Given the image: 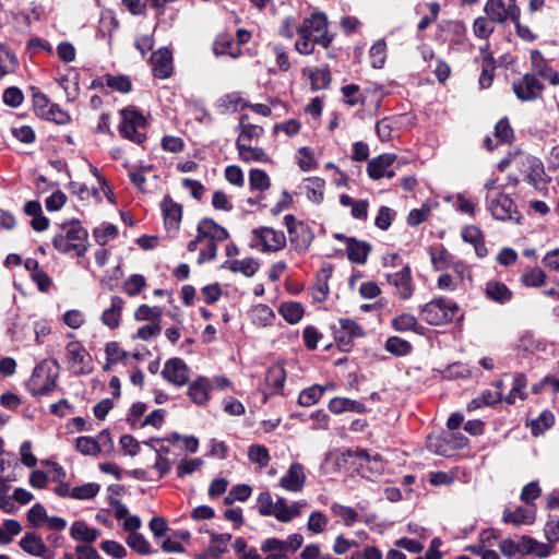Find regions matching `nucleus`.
Wrapping results in <instances>:
<instances>
[{"label": "nucleus", "instance_id": "1", "mask_svg": "<svg viewBox=\"0 0 559 559\" xmlns=\"http://www.w3.org/2000/svg\"><path fill=\"white\" fill-rule=\"evenodd\" d=\"M264 128L253 123L249 115L242 114L236 127V150L238 158L246 163L269 164L271 157L267 152L259 146L260 140L264 136Z\"/></svg>", "mask_w": 559, "mask_h": 559}, {"label": "nucleus", "instance_id": "2", "mask_svg": "<svg viewBox=\"0 0 559 559\" xmlns=\"http://www.w3.org/2000/svg\"><path fill=\"white\" fill-rule=\"evenodd\" d=\"M295 50L309 56L314 52L316 45L329 48L334 35L329 31L328 16L322 12H313L297 26Z\"/></svg>", "mask_w": 559, "mask_h": 559}, {"label": "nucleus", "instance_id": "3", "mask_svg": "<svg viewBox=\"0 0 559 559\" xmlns=\"http://www.w3.org/2000/svg\"><path fill=\"white\" fill-rule=\"evenodd\" d=\"M308 508L309 503L307 500L289 501L285 497L280 496L274 499L269 491L260 492L257 498L258 513L262 516H272L283 524L300 519Z\"/></svg>", "mask_w": 559, "mask_h": 559}, {"label": "nucleus", "instance_id": "4", "mask_svg": "<svg viewBox=\"0 0 559 559\" xmlns=\"http://www.w3.org/2000/svg\"><path fill=\"white\" fill-rule=\"evenodd\" d=\"M52 246L61 254L82 257L88 249V233L78 219L63 222L52 238Z\"/></svg>", "mask_w": 559, "mask_h": 559}, {"label": "nucleus", "instance_id": "5", "mask_svg": "<svg viewBox=\"0 0 559 559\" xmlns=\"http://www.w3.org/2000/svg\"><path fill=\"white\" fill-rule=\"evenodd\" d=\"M386 283L393 296L401 300H408L415 293V284L412 276V270L408 263L397 254L393 253L386 259Z\"/></svg>", "mask_w": 559, "mask_h": 559}, {"label": "nucleus", "instance_id": "6", "mask_svg": "<svg viewBox=\"0 0 559 559\" xmlns=\"http://www.w3.org/2000/svg\"><path fill=\"white\" fill-rule=\"evenodd\" d=\"M459 305L444 297H437L426 302L419 310L420 319L429 325L450 324L459 314Z\"/></svg>", "mask_w": 559, "mask_h": 559}, {"label": "nucleus", "instance_id": "7", "mask_svg": "<svg viewBox=\"0 0 559 559\" xmlns=\"http://www.w3.org/2000/svg\"><path fill=\"white\" fill-rule=\"evenodd\" d=\"M120 134L138 144L145 140L146 119L134 107H128L120 111Z\"/></svg>", "mask_w": 559, "mask_h": 559}, {"label": "nucleus", "instance_id": "8", "mask_svg": "<svg viewBox=\"0 0 559 559\" xmlns=\"http://www.w3.org/2000/svg\"><path fill=\"white\" fill-rule=\"evenodd\" d=\"M66 362L68 368L76 376L88 374L93 370V360L85 346L79 341H71L66 345Z\"/></svg>", "mask_w": 559, "mask_h": 559}, {"label": "nucleus", "instance_id": "9", "mask_svg": "<svg viewBox=\"0 0 559 559\" xmlns=\"http://www.w3.org/2000/svg\"><path fill=\"white\" fill-rule=\"evenodd\" d=\"M286 236L282 230L261 227L252 230V247L263 252H276L285 248Z\"/></svg>", "mask_w": 559, "mask_h": 559}, {"label": "nucleus", "instance_id": "10", "mask_svg": "<svg viewBox=\"0 0 559 559\" xmlns=\"http://www.w3.org/2000/svg\"><path fill=\"white\" fill-rule=\"evenodd\" d=\"M485 16L497 24H503L508 20L516 22L521 15V9L515 0H487L484 7Z\"/></svg>", "mask_w": 559, "mask_h": 559}, {"label": "nucleus", "instance_id": "11", "mask_svg": "<svg viewBox=\"0 0 559 559\" xmlns=\"http://www.w3.org/2000/svg\"><path fill=\"white\" fill-rule=\"evenodd\" d=\"M28 390L33 395H45L56 386V377L51 374L47 364H38L28 380Z\"/></svg>", "mask_w": 559, "mask_h": 559}, {"label": "nucleus", "instance_id": "12", "mask_svg": "<svg viewBox=\"0 0 559 559\" xmlns=\"http://www.w3.org/2000/svg\"><path fill=\"white\" fill-rule=\"evenodd\" d=\"M307 484L306 467L300 463H292L278 480V486L293 493L301 492Z\"/></svg>", "mask_w": 559, "mask_h": 559}, {"label": "nucleus", "instance_id": "13", "mask_svg": "<svg viewBox=\"0 0 559 559\" xmlns=\"http://www.w3.org/2000/svg\"><path fill=\"white\" fill-rule=\"evenodd\" d=\"M160 211L166 231L170 235H176L180 229L182 221V205L176 202L170 195H165L160 202Z\"/></svg>", "mask_w": 559, "mask_h": 559}, {"label": "nucleus", "instance_id": "14", "mask_svg": "<svg viewBox=\"0 0 559 559\" xmlns=\"http://www.w3.org/2000/svg\"><path fill=\"white\" fill-rule=\"evenodd\" d=\"M489 211L496 219H512L518 214L513 200L502 192L487 194Z\"/></svg>", "mask_w": 559, "mask_h": 559}, {"label": "nucleus", "instance_id": "15", "mask_svg": "<svg viewBox=\"0 0 559 559\" xmlns=\"http://www.w3.org/2000/svg\"><path fill=\"white\" fill-rule=\"evenodd\" d=\"M163 378L176 385L182 386L189 381V368L187 364L180 358H171L167 360L162 370Z\"/></svg>", "mask_w": 559, "mask_h": 559}, {"label": "nucleus", "instance_id": "16", "mask_svg": "<svg viewBox=\"0 0 559 559\" xmlns=\"http://www.w3.org/2000/svg\"><path fill=\"white\" fill-rule=\"evenodd\" d=\"M513 91L519 99L527 102L540 96L543 85L534 75L525 74L513 83Z\"/></svg>", "mask_w": 559, "mask_h": 559}, {"label": "nucleus", "instance_id": "17", "mask_svg": "<svg viewBox=\"0 0 559 559\" xmlns=\"http://www.w3.org/2000/svg\"><path fill=\"white\" fill-rule=\"evenodd\" d=\"M197 236L199 240L207 239L217 245L228 238V231L211 218H203L197 227Z\"/></svg>", "mask_w": 559, "mask_h": 559}, {"label": "nucleus", "instance_id": "18", "mask_svg": "<svg viewBox=\"0 0 559 559\" xmlns=\"http://www.w3.org/2000/svg\"><path fill=\"white\" fill-rule=\"evenodd\" d=\"M124 305L126 302L120 296H112L110 305L102 312V323L109 330L118 329L121 323Z\"/></svg>", "mask_w": 559, "mask_h": 559}, {"label": "nucleus", "instance_id": "19", "mask_svg": "<svg viewBox=\"0 0 559 559\" xmlns=\"http://www.w3.org/2000/svg\"><path fill=\"white\" fill-rule=\"evenodd\" d=\"M154 76L167 79L173 74V55L170 50L160 48L153 52L151 57Z\"/></svg>", "mask_w": 559, "mask_h": 559}, {"label": "nucleus", "instance_id": "20", "mask_svg": "<svg viewBox=\"0 0 559 559\" xmlns=\"http://www.w3.org/2000/svg\"><path fill=\"white\" fill-rule=\"evenodd\" d=\"M213 382L205 377H199L193 380L188 388V396L198 405H205L211 399Z\"/></svg>", "mask_w": 559, "mask_h": 559}, {"label": "nucleus", "instance_id": "21", "mask_svg": "<svg viewBox=\"0 0 559 559\" xmlns=\"http://www.w3.org/2000/svg\"><path fill=\"white\" fill-rule=\"evenodd\" d=\"M110 508L114 510V515L118 521H123V531H139L142 526V521L138 515H131L128 507L118 499L109 501Z\"/></svg>", "mask_w": 559, "mask_h": 559}, {"label": "nucleus", "instance_id": "22", "mask_svg": "<svg viewBox=\"0 0 559 559\" xmlns=\"http://www.w3.org/2000/svg\"><path fill=\"white\" fill-rule=\"evenodd\" d=\"M20 547L32 556L52 559L41 537L35 533H26L20 540Z\"/></svg>", "mask_w": 559, "mask_h": 559}, {"label": "nucleus", "instance_id": "23", "mask_svg": "<svg viewBox=\"0 0 559 559\" xmlns=\"http://www.w3.org/2000/svg\"><path fill=\"white\" fill-rule=\"evenodd\" d=\"M503 522L511 523L515 526L531 525L536 519L534 507L524 508L518 507L514 510L507 509L502 515Z\"/></svg>", "mask_w": 559, "mask_h": 559}, {"label": "nucleus", "instance_id": "24", "mask_svg": "<svg viewBox=\"0 0 559 559\" xmlns=\"http://www.w3.org/2000/svg\"><path fill=\"white\" fill-rule=\"evenodd\" d=\"M187 249L190 252L199 251V264L212 261L217 254V245L207 239L199 240V236L188 242Z\"/></svg>", "mask_w": 559, "mask_h": 559}, {"label": "nucleus", "instance_id": "25", "mask_svg": "<svg viewBox=\"0 0 559 559\" xmlns=\"http://www.w3.org/2000/svg\"><path fill=\"white\" fill-rule=\"evenodd\" d=\"M260 549L265 555L264 559H289L286 544L277 537L264 539Z\"/></svg>", "mask_w": 559, "mask_h": 559}, {"label": "nucleus", "instance_id": "26", "mask_svg": "<svg viewBox=\"0 0 559 559\" xmlns=\"http://www.w3.org/2000/svg\"><path fill=\"white\" fill-rule=\"evenodd\" d=\"M485 296L498 304H507L512 297V290L502 282L489 281L485 286Z\"/></svg>", "mask_w": 559, "mask_h": 559}, {"label": "nucleus", "instance_id": "27", "mask_svg": "<svg viewBox=\"0 0 559 559\" xmlns=\"http://www.w3.org/2000/svg\"><path fill=\"white\" fill-rule=\"evenodd\" d=\"M213 51L216 56H229L234 59L241 56V47L229 35H219L213 44Z\"/></svg>", "mask_w": 559, "mask_h": 559}, {"label": "nucleus", "instance_id": "28", "mask_svg": "<svg viewBox=\"0 0 559 559\" xmlns=\"http://www.w3.org/2000/svg\"><path fill=\"white\" fill-rule=\"evenodd\" d=\"M462 239L474 246L478 257L487 254L483 231L475 225L465 226L461 231Z\"/></svg>", "mask_w": 559, "mask_h": 559}, {"label": "nucleus", "instance_id": "29", "mask_svg": "<svg viewBox=\"0 0 559 559\" xmlns=\"http://www.w3.org/2000/svg\"><path fill=\"white\" fill-rule=\"evenodd\" d=\"M70 536L74 540L92 544L100 536V532L83 521H75L70 527Z\"/></svg>", "mask_w": 559, "mask_h": 559}, {"label": "nucleus", "instance_id": "30", "mask_svg": "<svg viewBox=\"0 0 559 559\" xmlns=\"http://www.w3.org/2000/svg\"><path fill=\"white\" fill-rule=\"evenodd\" d=\"M531 61L533 69L552 85L559 84V74L546 64V60L538 50L531 51Z\"/></svg>", "mask_w": 559, "mask_h": 559}, {"label": "nucleus", "instance_id": "31", "mask_svg": "<svg viewBox=\"0 0 559 559\" xmlns=\"http://www.w3.org/2000/svg\"><path fill=\"white\" fill-rule=\"evenodd\" d=\"M330 510L346 527H352L359 521V514L353 507L333 502Z\"/></svg>", "mask_w": 559, "mask_h": 559}, {"label": "nucleus", "instance_id": "32", "mask_svg": "<svg viewBox=\"0 0 559 559\" xmlns=\"http://www.w3.org/2000/svg\"><path fill=\"white\" fill-rule=\"evenodd\" d=\"M278 313L289 324H297L305 316V308L297 301H285L278 307Z\"/></svg>", "mask_w": 559, "mask_h": 559}, {"label": "nucleus", "instance_id": "33", "mask_svg": "<svg viewBox=\"0 0 559 559\" xmlns=\"http://www.w3.org/2000/svg\"><path fill=\"white\" fill-rule=\"evenodd\" d=\"M231 540L230 534H210V545L207 547L209 554L212 559H221L222 556L227 552L229 543Z\"/></svg>", "mask_w": 559, "mask_h": 559}, {"label": "nucleus", "instance_id": "34", "mask_svg": "<svg viewBox=\"0 0 559 559\" xmlns=\"http://www.w3.org/2000/svg\"><path fill=\"white\" fill-rule=\"evenodd\" d=\"M346 242V251L348 259L354 263H365L370 251V247L368 246V243L364 241H358L354 238H347Z\"/></svg>", "mask_w": 559, "mask_h": 559}, {"label": "nucleus", "instance_id": "35", "mask_svg": "<svg viewBox=\"0 0 559 559\" xmlns=\"http://www.w3.org/2000/svg\"><path fill=\"white\" fill-rule=\"evenodd\" d=\"M329 524L330 519L324 512L313 510L308 515L306 528L311 535H320L328 530Z\"/></svg>", "mask_w": 559, "mask_h": 559}, {"label": "nucleus", "instance_id": "36", "mask_svg": "<svg viewBox=\"0 0 559 559\" xmlns=\"http://www.w3.org/2000/svg\"><path fill=\"white\" fill-rule=\"evenodd\" d=\"M260 264L253 258L235 259L227 262V269L234 273H241L247 277H252L259 270Z\"/></svg>", "mask_w": 559, "mask_h": 559}, {"label": "nucleus", "instance_id": "37", "mask_svg": "<svg viewBox=\"0 0 559 559\" xmlns=\"http://www.w3.org/2000/svg\"><path fill=\"white\" fill-rule=\"evenodd\" d=\"M532 554L539 558H547L551 554V545L539 543L530 536H522V556Z\"/></svg>", "mask_w": 559, "mask_h": 559}, {"label": "nucleus", "instance_id": "38", "mask_svg": "<svg viewBox=\"0 0 559 559\" xmlns=\"http://www.w3.org/2000/svg\"><path fill=\"white\" fill-rule=\"evenodd\" d=\"M302 74L310 80L311 87L314 91L324 90L331 83V74L328 68L304 69Z\"/></svg>", "mask_w": 559, "mask_h": 559}, {"label": "nucleus", "instance_id": "39", "mask_svg": "<svg viewBox=\"0 0 559 559\" xmlns=\"http://www.w3.org/2000/svg\"><path fill=\"white\" fill-rule=\"evenodd\" d=\"M333 267L330 264L323 265L317 273L316 276V284H314V290L318 294L316 298L318 300H324L326 299L330 287H329V281L332 276Z\"/></svg>", "mask_w": 559, "mask_h": 559}, {"label": "nucleus", "instance_id": "40", "mask_svg": "<svg viewBox=\"0 0 559 559\" xmlns=\"http://www.w3.org/2000/svg\"><path fill=\"white\" fill-rule=\"evenodd\" d=\"M108 437L106 431H103L97 439L91 437H79L75 440V449L83 455H97L100 453L102 448L99 440Z\"/></svg>", "mask_w": 559, "mask_h": 559}, {"label": "nucleus", "instance_id": "41", "mask_svg": "<svg viewBox=\"0 0 559 559\" xmlns=\"http://www.w3.org/2000/svg\"><path fill=\"white\" fill-rule=\"evenodd\" d=\"M105 355H106V361L104 365L105 371H110L112 366L119 362L124 361L128 358V353L124 352L118 342H108L105 345Z\"/></svg>", "mask_w": 559, "mask_h": 559}, {"label": "nucleus", "instance_id": "42", "mask_svg": "<svg viewBox=\"0 0 559 559\" xmlns=\"http://www.w3.org/2000/svg\"><path fill=\"white\" fill-rule=\"evenodd\" d=\"M329 409L334 414H342L344 412L364 413L366 411L364 404L341 396L334 397L330 401Z\"/></svg>", "mask_w": 559, "mask_h": 559}, {"label": "nucleus", "instance_id": "43", "mask_svg": "<svg viewBox=\"0 0 559 559\" xmlns=\"http://www.w3.org/2000/svg\"><path fill=\"white\" fill-rule=\"evenodd\" d=\"M428 253L432 266L438 271L444 270L451 264V254L441 243L429 247Z\"/></svg>", "mask_w": 559, "mask_h": 559}, {"label": "nucleus", "instance_id": "44", "mask_svg": "<svg viewBox=\"0 0 559 559\" xmlns=\"http://www.w3.org/2000/svg\"><path fill=\"white\" fill-rule=\"evenodd\" d=\"M129 535L126 538V544L138 555L145 556L152 552V546L148 540L138 531H127Z\"/></svg>", "mask_w": 559, "mask_h": 559}, {"label": "nucleus", "instance_id": "45", "mask_svg": "<svg viewBox=\"0 0 559 559\" xmlns=\"http://www.w3.org/2000/svg\"><path fill=\"white\" fill-rule=\"evenodd\" d=\"M325 182L318 177L308 178L305 183L307 199L313 203H320L323 200Z\"/></svg>", "mask_w": 559, "mask_h": 559}, {"label": "nucleus", "instance_id": "46", "mask_svg": "<svg viewBox=\"0 0 559 559\" xmlns=\"http://www.w3.org/2000/svg\"><path fill=\"white\" fill-rule=\"evenodd\" d=\"M162 316L163 309L157 306L141 305L134 311V320L138 322L159 323Z\"/></svg>", "mask_w": 559, "mask_h": 559}, {"label": "nucleus", "instance_id": "47", "mask_svg": "<svg viewBox=\"0 0 559 559\" xmlns=\"http://www.w3.org/2000/svg\"><path fill=\"white\" fill-rule=\"evenodd\" d=\"M249 186L252 191L263 193L270 189L271 179L264 170L252 168L249 171Z\"/></svg>", "mask_w": 559, "mask_h": 559}, {"label": "nucleus", "instance_id": "48", "mask_svg": "<svg viewBox=\"0 0 559 559\" xmlns=\"http://www.w3.org/2000/svg\"><path fill=\"white\" fill-rule=\"evenodd\" d=\"M340 203L343 206H350L352 216L356 219H366L368 214V202L365 200H354L347 194H342Z\"/></svg>", "mask_w": 559, "mask_h": 559}, {"label": "nucleus", "instance_id": "49", "mask_svg": "<svg viewBox=\"0 0 559 559\" xmlns=\"http://www.w3.org/2000/svg\"><path fill=\"white\" fill-rule=\"evenodd\" d=\"M248 459L252 464L257 465L259 471L266 467L271 460L269 450L261 444H252L248 448Z\"/></svg>", "mask_w": 559, "mask_h": 559}, {"label": "nucleus", "instance_id": "50", "mask_svg": "<svg viewBox=\"0 0 559 559\" xmlns=\"http://www.w3.org/2000/svg\"><path fill=\"white\" fill-rule=\"evenodd\" d=\"M93 237L99 246L104 247L118 237V227L110 223H103L93 230Z\"/></svg>", "mask_w": 559, "mask_h": 559}, {"label": "nucleus", "instance_id": "51", "mask_svg": "<svg viewBox=\"0 0 559 559\" xmlns=\"http://www.w3.org/2000/svg\"><path fill=\"white\" fill-rule=\"evenodd\" d=\"M251 319L255 324L267 326L275 320V313L267 305L259 304L251 309Z\"/></svg>", "mask_w": 559, "mask_h": 559}, {"label": "nucleus", "instance_id": "52", "mask_svg": "<svg viewBox=\"0 0 559 559\" xmlns=\"http://www.w3.org/2000/svg\"><path fill=\"white\" fill-rule=\"evenodd\" d=\"M286 380V372L283 366L273 365L269 368L266 373V384L272 388L275 392L283 389Z\"/></svg>", "mask_w": 559, "mask_h": 559}, {"label": "nucleus", "instance_id": "53", "mask_svg": "<svg viewBox=\"0 0 559 559\" xmlns=\"http://www.w3.org/2000/svg\"><path fill=\"white\" fill-rule=\"evenodd\" d=\"M523 174L526 176L528 182L534 186L544 181V177L546 176L543 163L540 159L533 156L528 163L527 169H523Z\"/></svg>", "mask_w": 559, "mask_h": 559}, {"label": "nucleus", "instance_id": "54", "mask_svg": "<svg viewBox=\"0 0 559 559\" xmlns=\"http://www.w3.org/2000/svg\"><path fill=\"white\" fill-rule=\"evenodd\" d=\"M521 282L526 287H540L546 283V274L540 267H528L524 270Z\"/></svg>", "mask_w": 559, "mask_h": 559}, {"label": "nucleus", "instance_id": "55", "mask_svg": "<svg viewBox=\"0 0 559 559\" xmlns=\"http://www.w3.org/2000/svg\"><path fill=\"white\" fill-rule=\"evenodd\" d=\"M22 531L21 524L16 520L8 519L0 524V544L8 545L12 542L13 537L19 535Z\"/></svg>", "mask_w": 559, "mask_h": 559}, {"label": "nucleus", "instance_id": "56", "mask_svg": "<svg viewBox=\"0 0 559 559\" xmlns=\"http://www.w3.org/2000/svg\"><path fill=\"white\" fill-rule=\"evenodd\" d=\"M495 24L487 16H478L473 23V33L477 38L488 39L495 31Z\"/></svg>", "mask_w": 559, "mask_h": 559}, {"label": "nucleus", "instance_id": "57", "mask_svg": "<svg viewBox=\"0 0 559 559\" xmlns=\"http://www.w3.org/2000/svg\"><path fill=\"white\" fill-rule=\"evenodd\" d=\"M100 491V485L97 483H86L73 487L72 499L75 500H91L95 498Z\"/></svg>", "mask_w": 559, "mask_h": 559}, {"label": "nucleus", "instance_id": "58", "mask_svg": "<svg viewBox=\"0 0 559 559\" xmlns=\"http://www.w3.org/2000/svg\"><path fill=\"white\" fill-rule=\"evenodd\" d=\"M145 286L146 281L144 276L140 274H133L124 281L122 290L128 296L133 297L139 295Z\"/></svg>", "mask_w": 559, "mask_h": 559}, {"label": "nucleus", "instance_id": "59", "mask_svg": "<svg viewBox=\"0 0 559 559\" xmlns=\"http://www.w3.org/2000/svg\"><path fill=\"white\" fill-rule=\"evenodd\" d=\"M118 28V21L111 12L102 14L99 20L98 33L102 37H107L110 43L112 33Z\"/></svg>", "mask_w": 559, "mask_h": 559}, {"label": "nucleus", "instance_id": "60", "mask_svg": "<svg viewBox=\"0 0 559 559\" xmlns=\"http://www.w3.org/2000/svg\"><path fill=\"white\" fill-rule=\"evenodd\" d=\"M324 389L320 385H312L300 392L298 403L301 406L314 405L323 395Z\"/></svg>", "mask_w": 559, "mask_h": 559}, {"label": "nucleus", "instance_id": "61", "mask_svg": "<svg viewBox=\"0 0 559 559\" xmlns=\"http://www.w3.org/2000/svg\"><path fill=\"white\" fill-rule=\"evenodd\" d=\"M431 214V205L426 202L419 209H413L407 216V224L416 227L428 221Z\"/></svg>", "mask_w": 559, "mask_h": 559}, {"label": "nucleus", "instance_id": "62", "mask_svg": "<svg viewBox=\"0 0 559 559\" xmlns=\"http://www.w3.org/2000/svg\"><path fill=\"white\" fill-rule=\"evenodd\" d=\"M106 86L120 93H128L131 91V82L126 75H110L104 76Z\"/></svg>", "mask_w": 559, "mask_h": 559}, {"label": "nucleus", "instance_id": "63", "mask_svg": "<svg viewBox=\"0 0 559 559\" xmlns=\"http://www.w3.org/2000/svg\"><path fill=\"white\" fill-rule=\"evenodd\" d=\"M221 105L230 111H240L248 106V102L239 93H229L221 99Z\"/></svg>", "mask_w": 559, "mask_h": 559}, {"label": "nucleus", "instance_id": "64", "mask_svg": "<svg viewBox=\"0 0 559 559\" xmlns=\"http://www.w3.org/2000/svg\"><path fill=\"white\" fill-rule=\"evenodd\" d=\"M297 164L304 171L313 170L318 167L313 152L309 147H301L297 153Z\"/></svg>", "mask_w": 559, "mask_h": 559}]
</instances>
